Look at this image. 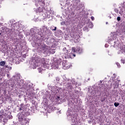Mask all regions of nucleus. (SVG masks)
<instances>
[{"label":"nucleus","instance_id":"obj_17","mask_svg":"<svg viewBox=\"0 0 125 125\" xmlns=\"http://www.w3.org/2000/svg\"><path fill=\"white\" fill-rule=\"evenodd\" d=\"M117 21H121V17H117Z\"/></svg>","mask_w":125,"mask_h":125},{"label":"nucleus","instance_id":"obj_7","mask_svg":"<svg viewBox=\"0 0 125 125\" xmlns=\"http://www.w3.org/2000/svg\"><path fill=\"white\" fill-rule=\"evenodd\" d=\"M41 62L43 66V67L47 68V66H46V63H45V60H44V58H42L41 59Z\"/></svg>","mask_w":125,"mask_h":125},{"label":"nucleus","instance_id":"obj_2","mask_svg":"<svg viewBox=\"0 0 125 125\" xmlns=\"http://www.w3.org/2000/svg\"><path fill=\"white\" fill-rule=\"evenodd\" d=\"M0 123H1L4 120H7L8 119V115L4 113V110L2 109L0 111ZM9 119H11V117H9Z\"/></svg>","mask_w":125,"mask_h":125},{"label":"nucleus","instance_id":"obj_11","mask_svg":"<svg viewBox=\"0 0 125 125\" xmlns=\"http://www.w3.org/2000/svg\"><path fill=\"white\" fill-rule=\"evenodd\" d=\"M39 12H42V8L39 7L38 8Z\"/></svg>","mask_w":125,"mask_h":125},{"label":"nucleus","instance_id":"obj_12","mask_svg":"<svg viewBox=\"0 0 125 125\" xmlns=\"http://www.w3.org/2000/svg\"><path fill=\"white\" fill-rule=\"evenodd\" d=\"M119 105H120V104L118 102H115L114 103V106L115 107H118V106H119Z\"/></svg>","mask_w":125,"mask_h":125},{"label":"nucleus","instance_id":"obj_19","mask_svg":"<svg viewBox=\"0 0 125 125\" xmlns=\"http://www.w3.org/2000/svg\"><path fill=\"white\" fill-rule=\"evenodd\" d=\"M68 87H72V86H71V84H68V86H67Z\"/></svg>","mask_w":125,"mask_h":125},{"label":"nucleus","instance_id":"obj_16","mask_svg":"<svg viewBox=\"0 0 125 125\" xmlns=\"http://www.w3.org/2000/svg\"><path fill=\"white\" fill-rule=\"evenodd\" d=\"M91 19L92 21H94V17L93 16L91 17Z\"/></svg>","mask_w":125,"mask_h":125},{"label":"nucleus","instance_id":"obj_1","mask_svg":"<svg viewBox=\"0 0 125 125\" xmlns=\"http://www.w3.org/2000/svg\"><path fill=\"white\" fill-rule=\"evenodd\" d=\"M114 47L118 50V54L125 53V45L120 43V41L117 39V41H114Z\"/></svg>","mask_w":125,"mask_h":125},{"label":"nucleus","instance_id":"obj_24","mask_svg":"<svg viewBox=\"0 0 125 125\" xmlns=\"http://www.w3.org/2000/svg\"><path fill=\"white\" fill-rule=\"evenodd\" d=\"M92 27H93V24H92Z\"/></svg>","mask_w":125,"mask_h":125},{"label":"nucleus","instance_id":"obj_14","mask_svg":"<svg viewBox=\"0 0 125 125\" xmlns=\"http://www.w3.org/2000/svg\"><path fill=\"white\" fill-rule=\"evenodd\" d=\"M41 0H35L36 3H39Z\"/></svg>","mask_w":125,"mask_h":125},{"label":"nucleus","instance_id":"obj_15","mask_svg":"<svg viewBox=\"0 0 125 125\" xmlns=\"http://www.w3.org/2000/svg\"><path fill=\"white\" fill-rule=\"evenodd\" d=\"M121 63H123V64H125V60L122 59L121 60Z\"/></svg>","mask_w":125,"mask_h":125},{"label":"nucleus","instance_id":"obj_22","mask_svg":"<svg viewBox=\"0 0 125 125\" xmlns=\"http://www.w3.org/2000/svg\"><path fill=\"white\" fill-rule=\"evenodd\" d=\"M79 9H80V8H76V10H79Z\"/></svg>","mask_w":125,"mask_h":125},{"label":"nucleus","instance_id":"obj_18","mask_svg":"<svg viewBox=\"0 0 125 125\" xmlns=\"http://www.w3.org/2000/svg\"><path fill=\"white\" fill-rule=\"evenodd\" d=\"M56 29H57V28L55 27L54 29H52V31H56Z\"/></svg>","mask_w":125,"mask_h":125},{"label":"nucleus","instance_id":"obj_9","mask_svg":"<svg viewBox=\"0 0 125 125\" xmlns=\"http://www.w3.org/2000/svg\"><path fill=\"white\" fill-rule=\"evenodd\" d=\"M28 96H31V97H34V96H35V93H34V92H31V93L28 94Z\"/></svg>","mask_w":125,"mask_h":125},{"label":"nucleus","instance_id":"obj_10","mask_svg":"<svg viewBox=\"0 0 125 125\" xmlns=\"http://www.w3.org/2000/svg\"><path fill=\"white\" fill-rule=\"evenodd\" d=\"M5 65V62L4 61H2L0 62V65L3 67Z\"/></svg>","mask_w":125,"mask_h":125},{"label":"nucleus","instance_id":"obj_8","mask_svg":"<svg viewBox=\"0 0 125 125\" xmlns=\"http://www.w3.org/2000/svg\"><path fill=\"white\" fill-rule=\"evenodd\" d=\"M20 111H25L26 108H25V106H24V104H21V107L19 108Z\"/></svg>","mask_w":125,"mask_h":125},{"label":"nucleus","instance_id":"obj_20","mask_svg":"<svg viewBox=\"0 0 125 125\" xmlns=\"http://www.w3.org/2000/svg\"><path fill=\"white\" fill-rule=\"evenodd\" d=\"M72 56H74V57H76V54H73Z\"/></svg>","mask_w":125,"mask_h":125},{"label":"nucleus","instance_id":"obj_5","mask_svg":"<svg viewBox=\"0 0 125 125\" xmlns=\"http://www.w3.org/2000/svg\"><path fill=\"white\" fill-rule=\"evenodd\" d=\"M19 119L20 121H21V122H22L23 125H27V124H29V122L27 121L26 119L23 120V118H21V116L19 117Z\"/></svg>","mask_w":125,"mask_h":125},{"label":"nucleus","instance_id":"obj_13","mask_svg":"<svg viewBox=\"0 0 125 125\" xmlns=\"http://www.w3.org/2000/svg\"><path fill=\"white\" fill-rule=\"evenodd\" d=\"M118 68H121V64L119 62H116V63Z\"/></svg>","mask_w":125,"mask_h":125},{"label":"nucleus","instance_id":"obj_21","mask_svg":"<svg viewBox=\"0 0 125 125\" xmlns=\"http://www.w3.org/2000/svg\"><path fill=\"white\" fill-rule=\"evenodd\" d=\"M121 39H125V37H124V36H121Z\"/></svg>","mask_w":125,"mask_h":125},{"label":"nucleus","instance_id":"obj_6","mask_svg":"<svg viewBox=\"0 0 125 125\" xmlns=\"http://www.w3.org/2000/svg\"><path fill=\"white\" fill-rule=\"evenodd\" d=\"M38 3L42 7V8H43V7L45 5L44 0H41Z\"/></svg>","mask_w":125,"mask_h":125},{"label":"nucleus","instance_id":"obj_23","mask_svg":"<svg viewBox=\"0 0 125 125\" xmlns=\"http://www.w3.org/2000/svg\"><path fill=\"white\" fill-rule=\"evenodd\" d=\"M0 35H1V33L0 32Z\"/></svg>","mask_w":125,"mask_h":125},{"label":"nucleus","instance_id":"obj_4","mask_svg":"<svg viewBox=\"0 0 125 125\" xmlns=\"http://www.w3.org/2000/svg\"><path fill=\"white\" fill-rule=\"evenodd\" d=\"M41 49L42 51H44V54H45V53H48V51H49V50L48 49V46L44 44L41 45Z\"/></svg>","mask_w":125,"mask_h":125},{"label":"nucleus","instance_id":"obj_3","mask_svg":"<svg viewBox=\"0 0 125 125\" xmlns=\"http://www.w3.org/2000/svg\"><path fill=\"white\" fill-rule=\"evenodd\" d=\"M72 52H78L81 54L83 52V49L80 47H73L71 49Z\"/></svg>","mask_w":125,"mask_h":125}]
</instances>
